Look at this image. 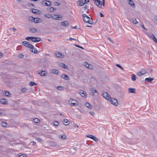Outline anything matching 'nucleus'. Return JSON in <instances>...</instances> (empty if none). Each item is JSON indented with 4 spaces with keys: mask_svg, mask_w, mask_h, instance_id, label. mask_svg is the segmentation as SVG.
<instances>
[{
    "mask_svg": "<svg viewBox=\"0 0 157 157\" xmlns=\"http://www.w3.org/2000/svg\"><path fill=\"white\" fill-rule=\"evenodd\" d=\"M83 17V20L84 22L91 24L93 22L92 19L88 17L86 14H83L82 15Z\"/></svg>",
    "mask_w": 157,
    "mask_h": 157,
    "instance_id": "obj_1",
    "label": "nucleus"
},
{
    "mask_svg": "<svg viewBox=\"0 0 157 157\" xmlns=\"http://www.w3.org/2000/svg\"><path fill=\"white\" fill-rule=\"evenodd\" d=\"M68 103L71 106H76L78 105V102L76 100L72 98L70 99L68 101Z\"/></svg>",
    "mask_w": 157,
    "mask_h": 157,
    "instance_id": "obj_2",
    "label": "nucleus"
},
{
    "mask_svg": "<svg viewBox=\"0 0 157 157\" xmlns=\"http://www.w3.org/2000/svg\"><path fill=\"white\" fill-rule=\"evenodd\" d=\"M89 2V0H79L77 2V4L78 6H82Z\"/></svg>",
    "mask_w": 157,
    "mask_h": 157,
    "instance_id": "obj_3",
    "label": "nucleus"
},
{
    "mask_svg": "<svg viewBox=\"0 0 157 157\" xmlns=\"http://www.w3.org/2000/svg\"><path fill=\"white\" fill-rule=\"evenodd\" d=\"M110 102V103L113 104V105L117 106L118 104L117 100L115 98H109V100Z\"/></svg>",
    "mask_w": 157,
    "mask_h": 157,
    "instance_id": "obj_4",
    "label": "nucleus"
},
{
    "mask_svg": "<svg viewBox=\"0 0 157 157\" xmlns=\"http://www.w3.org/2000/svg\"><path fill=\"white\" fill-rule=\"evenodd\" d=\"M23 44L26 47H28L31 49H34V46L32 45L29 44V43L27 41H24L22 42Z\"/></svg>",
    "mask_w": 157,
    "mask_h": 157,
    "instance_id": "obj_5",
    "label": "nucleus"
},
{
    "mask_svg": "<svg viewBox=\"0 0 157 157\" xmlns=\"http://www.w3.org/2000/svg\"><path fill=\"white\" fill-rule=\"evenodd\" d=\"M102 96L106 99L109 100V98H110V95L106 92L102 91L101 92Z\"/></svg>",
    "mask_w": 157,
    "mask_h": 157,
    "instance_id": "obj_6",
    "label": "nucleus"
},
{
    "mask_svg": "<svg viewBox=\"0 0 157 157\" xmlns=\"http://www.w3.org/2000/svg\"><path fill=\"white\" fill-rule=\"evenodd\" d=\"M41 40L40 38L33 36L32 41L34 42H39Z\"/></svg>",
    "mask_w": 157,
    "mask_h": 157,
    "instance_id": "obj_7",
    "label": "nucleus"
},
{
    "mask_svg": "<svg viewBox=\"0 0 157 157\" xmlns=\"http://www.w3.org/2000/svg\"><path fill=\"white\" fill-rule=\"evenodd\" d=\"M79 93L81 96L83 97L86 98L87 97V94L83 90H81L80 91Z\"/></svg>",
    "mask_w": 157,
    "mask_h": 157,
    "instance_id": "obj_8",
    "label": "nucleus"
},
{
    "mask_svg": "<svg viewBox=\"0 0 157 157\" xmlns=\"http://www.w3.org/2000/svg\"><path fill=\"white\" fill-rule=\"evenodd\" d=\"M96 5L98 7L101 8L102 6V2L100 0H97L95 2Z\"/></svg>",
    "mask_w": 157,
    "mask_h": 157,
    "instance_id": "obj_9",
    "label": "nucleus"
},
{
    "mask_svg": "<svg viewBox=\"0 0 157 157\" xmlns=\"http://www.w3.org/2000/svg\"><path fill=\"white\" fill-rule=\"evenodd\" d=\"M61 78L64 79L66 80H69V78L68 77V75L65 74H63L61 75Z\"/></svg>",
    "mask_w": 157,
    "mask_h": 157,
    "instance_id": "obj_10",
    "label": "nucleus"
},
{
    "mask_svg": "<svg viewBox=\"0 0 157 157\" xmlns=\"http://www.w3.org/2000/svg\"><path fill=\"white\" fill-rule=\"evenodd\" d=\"M128 91L129 93H135L136 92L135 89L129 88L128 89Z\"/></svg>",
    "mask_w": 157,
    "mask_h": 157,
    "instance_id": "obj_11",
    "label": "nucleus"
},
{
    "mask_svg": "<svg viewBox=\"0 0 157 157\" xmlns=\"http://www.w3.org/2000/svg\"><path fill=\"white\" fill-rule=\"evenodd\" d=\"M59 66L64 69H68V67L67 65L63 63H60L59 64Z\"/></svg>",
    "mask_w": 157,
    "mask_h": 157,
    "instance_id": "obj_12",
    "label": "nucleus"
},
{
    "mask_svg": "<svg viewBox=\"0 0 157 157\" xmlns=\"http://www.w3.org/2000/svg\"><path fill=\"white\" fill-rule=\"evenodd\" d=\"M127 1L128 2L129 4L132 7H134L135 6V5L133 1L132 0H127Z\"/></svg>",
    "mask_w": 157,
    "mask_h": 157,
    "instance_id": "obj_13",
    "label": "nucleus"
},
{
    "mask_svg": "<svg viewBox=\"0 0 157 157\" xmlns=\"http://www.w3.org/2000/svg\"><path fill=\"white\" fill-rule=\"evenodd\" d=\"M41 4L44 6H49L50 4H48V3L46 2V0L42 1L41 2Z\"/></svg>",
    "mask_w": 157,
    "mask_h": 157,
    "instance_id": "obj_14",
    "label": "nucleus"
},
{
    "mask_svg": "<svg viewBox=\"0 0 157 157\" xmlns=\"http://www.w3.org/2000/svg\"><path fill=\"white\" fill-rule=\"evenodd\" d=\"M61 24L63 26L67 27L69 25V23L67 21H65L61 22Z\"/></svg>",
    "mask_w": 157,
    "mask_h": 157,
    "instance_id": "obj_15",
    "label": "nucleus"
},
{
    "mask_svg": "<svg viewBox=\"0 0 157 157\" xmlns=\"http://www.w3.org/2000/svg\"><path fill=\"white\" fill-rule=\"evenodd\" d=\"M42 20L41 19L38 18H35L34 19V22L36 23H38L41 22Z\"/></svg>",
    "mask_w": 157,
    "mask_h": 157,
    "instance_id": "obj_16",
    "label": "nucleus"
},
{
    "mask_svg": "<svg viewBox=\"0 0 157 157\" xmlns=\"http://www.w3.org/2000/svg\"><path fill=\"white\" fill-rule=\"evenodd\" d=\"M29 31L31 33H34L37 31V29L35 28H31L29 29Z\"/></svg>",
    "mask_w": 157,
    "mask_h": 157,
    "instance_id": "obj_17",
    "label": "nucleus"
},
{
    "mask_svg": "<svg viewBox=\"0 0 157 157\" xmlns=\"http://www.w3.org/2000/svg\"><path fill=\"white\" fill-rule=\"evenodd\" d=\"M149 37L151 38H152L154 41L157 43V39L155 37L154 35L152 34L151 35H149Z\"/></svg>",
    "mask_w": 157,
    "mask_h": 157,
    "instance_id": "obj_18",
    "label": "nucleus"
},
{
    "mask_svg": "<svg viewBox=\"0 0 157 157\" xmlns=\"http://www.w3.org/2000/svg\"><path fill=\"white\" fill-rule=\"evenodd\" d=\"M154 79V78L151 77L146 78L145 79V81H147L149 83H151L152 81Z\"/></svg>",
    "mask_w": 157,
    "mask_h": 157,
    "instance_id": "obj_19",
    "label": "nucleus"
},
{
    "mask_svg": "<svg viewBox=\"0 0 157 157\" xmlns=\"http://www.w3.org/2000/svg\"><path fill=\"white\" fill-rule=\"evenodd\" d=\"M0 102L3 104H7L8 103V102L6 99H1Z\"/></svg>",
    "mask_w": 157,
    "mask_h": 157,
    "instance_id": "obj_20",
    "label": "nucleus"
},
{
    "mask_svg": "<svg viewBox=\"0 0 157 157\" xmlns=\"http://www.w3.org/2000/svg\"><path fill=\"white\" fill-rule=\"evenodd\" d=\"M56 56L58 57H62V56H63V55H62L61 53L59 52H57L55 53Z\"/></svg>",
    "mask_w": 157,
    "mask_h": 157,
    "instance_id": "obj_21",
    "label": "nucleus"
},
{
    "mask_svg": "<svg viewBox=\"0 0 157 157\" xmlns=\"http://www.w3.org/2000/svg\"><path fill=\"white\" fill-rule=\"evenodd\" d=\"M48 10L50 12H53L55 10H56V9L53 7H48Z\"/></svg>",
    "mask_w": 157,
    "mask_h": 157,
    "instance_id": "obj_22",
    "label": "nucleus"
},
{
    "mask_svg": "<svg viewBox=\"0 0 157 157\" xmlns=\"http://www.w3.org/2000/svg\"><path fill=\"white\" fill-rule=\"evenodd\" d=\"M59 137L63 140H64L67 139V136L65 135H60L59 136Z\"/></svg>",
    "mask_w": 157,
    "mask_h": 157,
    "instance_id": "obj_23",
    "label": "nucleus"
},
{
    "mask_svg": "<svg viewBox=\"0 0 157 157\" xmlns=\"http://www.w3.org/2000/svg\"><path fill=\"white\" fill-rule=\"evenodd\" d=\"M52 73L56 75H58L59 71L58 70L53 69L52 70Z\"/></svg>",
    "mask_w": 157,
    "mask_h": 157,
    "instance_id": "obj_24",
    "label": "nucleus"
},
{
    "mask_svg": "<svg viewBox=\"0 0 157 157\" xmlns=\"http://www.w3.org/2000/svg\"><path fill=\"white\" fill-rule=\"evenodd\" d=\"M62 17L59 15H56V17H53L52 18L53 19L55 20H58L59 18H61Z\"/></svg>",
    "mask_w": 157,
    "mask_h": 157,
    "instance_id": "obj_25",
    "label": "nucleus"
},
{
    "mask_svg": "<svg viewBox=\"0 0 157 157\" xmlns=\"http://www.w3.org/2000/svg\"><path fill=\"white\" fill-rule=\"evenodd\" d=\"M85 105L86 107H87L90 109H91L92 108L91 105L89 102H87L86 104H85Z\"/></svg>",
    "mask_w": 157,
    "mask_h": 157,
    "instance_id": "obj_26",
    "label": "nucleus"
},
{
    "mask_svg": "<svg viewBox=\"0 0 157 157\" xmlns=\"http://www.w3.org/2000/svg\"><path fill=\"white\" fill-rule=\"evenodd\" d=\"M131 79L133 81H134L136 80V76L134 74H132L131 75Z\"/></svg>",
    "mask_w": 157,
    "mask_h": 157,
    "instance_id": "obj_27",
    "label": "nucleus"
},
{
    "mask_svg": "<svg viewBox=\"0 0 157 157\" xmlns=\"http://www.w3.org/2000/svg\"><path fill=\"white\" fill-rule=\"evenodd\" d=\"M63 121V122H64L65 123H66V124H64L65 125H69V121L67 119H64Z\"/></svg>",
    "mask_w": 157,
    "mask_h": 157,
    "instance_id": "obj_28",
    "label": "nucleus"
},
{
    "mask_svg": "<svg viewBox=\"0 0 157 157\" xmlns=\"http://www.w3.org/2000/svg\"><path fill=\"white\" fill-rule=\"evenodd\" d=\"M132 21L133 23L135 24H137L138 23V22L136 21V19L135 18H132Z\"/></svg>",
    "mask_w": 157,
    "mask_h": 157,
    "instance_id": "obj_29",
    "label": "nucleus"
},
{
    "mask_svg": "<svg viewBox=\"0 0 157 157\" xmlns=\"http://www.w3.org/2000/svg\"><path fill=\"white\" fill-rule=\"evenodd\" d=\"M10 92L9 91H5V95L7 97L10 96Z\"/></svg>",
    "mask_w": 157,
    "mask_h": 157,
    "instance_id": "obj_30",
    "label": "nucleus"
},
{
    "mask_svg": "<svg viewBox=\"0 0 157 157\" xmlns=\"http://www.w3.org/2000/svg\"><path fill=\"white\" fill-rule=\"evenodd\" d=\"M90 91L92 92L93 93H97V91L94 88H92L90 89Z\"/></svg>",
    "mask_w": 157,
    "mask_h": 157,
    "instance_id": "obj_31",
    "label": "nucleus"
},
{
    "mask_svg": "<svg viewBox=\"0 0 157 157\" xmlns=\"http://www.w3.org/2000/svg\"><path fill=\"white\" fill-rule=\"evenodd\" d=\"M30 51L34 53H37V50L34 48V49H30Z\"/></svg>",
    "mask_w": 157,
    "mask_h": 157,
    "instance_id": "obj_32",
    "label": "nucleus"
},
{
    "mask_svg": "<svg viewBox=\"0 0 157 157\" xmlns=\"http://www.w3.org/2000/svg\"><path fill=\"white\" fill-rule=\"evenodd\" d=\"M44 17L46 18H50L51 17L52 18L53 17L50 14H46L44 15Z\"/></svg>",
    "mask_w": 157,
    "mask_h": 157,
    "instance_id": "obj_33",
    "label": "nucleus"
},
{
    "mask_svg": "<svg viewBox=\"0 0 157 157\" xmlns=\"http://www.w3.org/2000/svg\"><path fill=\"white\" fill-rule=\"evenodd\" d=\"M33 121V122L35 123H38L40 121V120L38 118L34 119Z\"/></svg>",
    "mask_w": 157,
    "mask_h": 157,
    "instance_id": "obj_34",
    "label": "nucleus"
},
{
    "mask_svg": "<svg viewBox=\"0 0 157 157\" xmlns=\"http://www.w3.org/2000/svg\"><path fill=\"white\" fill-rule=\"evenodd\" d=\"M34 18H33V17H29V21H31L32 22H34Z\"/></svg>",
    "mask_w": 157,
    "mask_h": 157,
    "instance_id": "obj_35",
    "label": "nucleus"
},
{
    "mask_svg": "<svg viewBox=\"0 0 157 157\" xmlns=\"http://www.w3.org/2000/svg\"><path fill=\"white\" fill-rule=\"evenodd\" d=\"M140 71L141 72L142 74H143V75L145 74L147 72L144 69H142L141 70H140Z\"/></svg>",
    "mask_w": 157,
    "mask_h": 157,
    "instance_id": "obj_36",
    "label": "nucleus"
},
{
    "mask_svg": "<svg viewBox=\"0 0 157 157\" xmlns=\"http://www.w3.org/2000/svg\"><path fill=\"white\" fill-rule=\"evenodd\" d=\"M57 88L58 90H62L63 89V87L62 86H59L57 87Z\"/></svg>",
    "mask_w": 157,
    "mask_h": 157,
    "instance_id": "obj_37",
    "label": "nucleus"
},
{
    "mask_svg": "<svg viewBox=\"0 0 157 157\" xmlns=\"http://www.w3.org/2000/svg\"><path fill=\"white\" fill-rule=\"evenodd\" d=\"M1 124L2 127H5L7 125V124L6 122H2Z\"/></svg>",
    "mask_w": 157,
    "mask_h": 157,
    "instance_id": "obj_38",
    "label": "nucleus"
},
{
    "mask_svg": "<svg viewBox=\"0 0 157 157\" xmlns=\"http://www.w3.org/2000/svg\"><path fill=\"white\" fill-rule=\"evenodd\" d=\"M33 36H27L25 38V39L28 40H32Z\"/></svg>",
    "mask_w": 157,
    "mask_h": 157,
    "instance_id": "obj_39",
    "label": "nucleus"
},
{
    "mask_svg": "<svg viewBox=\"0 0 157 157\" xmlns=\"http://www.w3.org/2000/svg\"><path fill=\"white\" fill-rule=\"evenodd\" d=\"M59 124V123L57 121H55L54 122V125L55 126H58Z\"/></svg>",
    "mask_w": 157,
    "mask_h": 157,
    "instance_id": "obj_40",
    "label": "nucleus"
},
{
    "mask_svg": "<svg viewBox=\"0 0 157 157\" xmlns=\"http://www.w3.org/2000/svg\"><path fill=\"white\" fill-rule=\"evenodd\" d=\"M29 84L30 86H33L36 84L34 82L32 81Z\"/></svg>",
    "mask_w": 157,
    "mask_h": 157,
    "instance_id": "obj_41",
    "label": "nucleus"
},
{
    "mask_svg": "<svg viewBox=\"0 0 157 157\" xmlns=\"http://www.w3.org/2000/svg\"><path fill=\"white\" fill-rule=\"evenodd\" d=\"M18 57L20 58H22L23 57L24 55L22 53H20L18 55Z\"/></svg>",
    "mask_w": 157,
    "mask_h": 157,
    "instance_id": "obj_42",
    "label": "nucleus"
},
{
    "mask_svg": "<svg viewBox=\"0 0 157 157\" xmlns=\"http://www.w3.org/2000/svg\"><path fill=\"white\" fill-rule=\"evenodd\" d=\"M116 66L117 67H119V68H121V69H122V70H124V68H123L122 67H121V66L120 64H116Z\"/></svg>",
    "mask_w": 157,
    "mask_h": 157,
    "instance_id": "obj_43",
    "label": "nucleus"
},
{
    "mask_svg": "<svg viewBox=\"0 0 157 157\" xmlns=\"http://www.w3.org/2000/svg\"><path fill=\"white\" fill-rule=\"evenodd\" d=\"M18 157H26V156L25 154H21V155H19Z\"/></svg>",
    "mask_w": 157,
    "mask_h": 157,
    "instance_id": "obj_44",
    "label": "nucleus"
},
{
    "mask_svg": "<svg viewBox=\"0 0 157 157\" xmlns=\"http://www.w3.org/2000/svg\"><path fill=\"white\" fill-rule=\"evenodd\" d=\"M90 64L87 63L86 62H85L84 63V66L88 68Z\"/></svg>",
    "mask_w": 157,
    "mask_h": 157,
    "instance_id": "obj_45",
    "label": "nucleus"
},
{
    "mask_svg": "<svg viewBox=\"0 0 157 157\" xmlns=\"http://www.w3.org/2000/svg\"><path fill=\"white\" fill-rule=\"evenodd\" d=\"M54 5L58 6H59L60 4V3L58 2H54Z\"/></svg>",
    "mask_w": 157,
    "mask_h": 157,
    "instance_id": "obj_46",
    "label": "nucleus"
},
{
    "mask_svg": "<svg viewBox=\"0 0 157 157\" xmlns=\"http://www.w3.org/2000/svg\"><path fill=\"white\" fill-rule=\"evenodd\" d=\"M137 75L139 76H141L143 75L140 71L139 72H137Z\"/></svg>",
    "mask_w": 157,
    "mask_h": 157,
    "instance_id": "obj_47",
    "label": "nucleus"
},
{
    "mask_svg": "<svg viewBox=\"0 0 157 157\" xmlns=\"http://www.w3.org/2000/svg\"><path fill=\"white\" fill-rule=\"evenodd\" d=\"M84 8L85 10H87V11H88L89 10V9H88L89 7L88 6H87V5H85L84 6Z\"/></svg>",
    "mask_w": 157,
    "mask_h": 157,
    "instance_id": "obj_48",
    "label": "nucleus"
},
{
    "mask_svg": "<svg viewBox=\"0 0 157 157\" xmlns=\"http://www.w3.org/2000/svg\"><path fill=\"white\" fill-rule=\"evenodd\" d=\"M92 139L94 141L96 142H97L98 140V139L97 138L95 137L94 136L93 138H92Z\"/></svg>",
    "mask_w": 157,
    "mask_h": 157,
    "instance_id": "obj_49",
    "label": "nucleus"
},
{
    "mask_svg": "<svg viewBox=\"0 0 157 157\" xmlns=\"http://www.w3.org/2000/svg\"><path fill=\"white\" fill-rule=\"evenodd\" d=\"M90 115H91L92 116H94V115L95 113H94V112L90 111Z\"/></svg>",
    "mask_w": 157,
    "mask_h": 157,
    "instance_id": "obj_50",
    "label": "nucleus"
},
{
    "mask_svg": "<svg viewBox=\"0 0 157 157\" xmlns=\"http://www.w3.org/2000/svg\"><path fill=\"white\" fill-rule=\"evenodd\" d=\"M45 71H42L41 72V76H44L45 75V74H44V72H45Z\"/></svg>",
    "mask_w": 157,
    "mask_h": 157,
    "instance_id": "obj_51",
    "label": "nucleus"
},
{
    "mask_svg": "<svg viewBox=\"0 0 157 157\" xmlns=\"http://www.w3.org/2000/svg\"><path fill=\"white\" fill-rule=\"evenodd\" d=\"M26 90L27 89L25 88H23L21 89V90L23 92H25Z\"/></svg>",
    "mask_w": 157,
    "mask_h": 157,
    "instance_id": "obj_52",
    "label": "nucleus"
},
{
    "mask_svg": "<svg viewBox=\"0 0 157 157\" xmlns=\"http://www.w3.org/2000/svg\"><path fill=\"white\" fill-rule=\"evenodd\" d=\"M93 66L91 64H90L88 69L91 70L93 69Z\"/></svg>",
    "mask_w": 157,
    "mask_h": 157,
    "instance_id": "obj_53",
    "label": "nucleus"
},
{
    "mask_svg": "<svg viewBox=\"0 0 157 157\" xmlns=\"http://www.w3.org/2000/svg\"><path fill=\"white\" fill-rule=\"evenodd\" d=\"M32 12L33 13H37V11H36V10L33 9L32 10Z\"/></svg>",
    "mask_w": 157,
    "mask_h": 157,
    "instance_id": "obj_54",
    "label": "nucleus"
},
{
    "mask_svg": "<svg viewBox=\"0 0 157 157\" xmlns=\"http://www.w3.org/2000/svg\"><path fill=\"white\" fill-rule=\"evenodd\" d=\"M75 45L78 47V48H80L81 49H84V48H82V47H81V46H79V45H77V44H75Z\"/></svg>",
    "mask_w": 157,
    "mask_h": 157,
    "instance_id": "obj_55",
    "label": "nucleus"
},
{
    "mask_svg": "<svg viewBox=\"0 0 157 157\" xmlns=\"http://www.w3.org/2000/svg\"><path fill=\"white\" fill-rule=\"evenodd\" d=\"M70 151H73V153H75V152H74V151H75V149H74V148H71L70 149Z\"/></svg>",
    "mask_w": 157,
    "mask_h": 157,
    "instance_id": "obj_56",
    "label": "nucleus"
},
{
    "mask_svg": "<svg viewBox=\"0 0 157 157\" xmlns=\"http://www.w3.org/2000/svg\"><path fill=\"white\" fill-rule=\"evenodd\" d=\"M100 14L101 17H103L104 16L103 14L101 13H100Z\"/></svg>",
    "mask_w": 157,
    "mask_h": 157,
    "instance_id": "obj_57",
    "label": "nucleus"
},
{
    "mask_svg": "<svg viewBox=\"0 0 157 157\" xmlns=\"http://www.w3.org/2000/svg\"><path fill=\"white\" fill-rule=\"evenodd\" d=\"M46 2H48L49 3V4H50V6H51V4H52V2L49 1H47L46 0Z\"/></svg>",
    "mask_w": 157,
    "mask_h": 157,
    "instance_id": "obj_58",
    "label": "nucleus"
},
{
    "mask_svg": "<svg viewBox=\"0 0 157 157\" xmlns=\"http://www.w3.org/2000/svg\"><path fill=\"white\" fill-rule=\"evenodd\" d=\"M94 136H93V135H90L89 138L92 139V138H93Z\"/></svg>",
    "mask_w": 157,
    "mask_h": 157,
    "instance_id": "obj_59",
    "label": "nucleus"
},
{
    "mask_svg": "<svg viewBox=\"0 0 157 157\" xmlns=\"http://www.w3.org/2000/svg\"><path fill=\"white\" fill-rule=\"evenodd\" d=\"M147 53L149 55V56L150 55L151 53L149 51H148L147 52Z\"/></svg>",
    "mask_w": 157,
    "mask_h": 157,
    "instance_id": "obj_60",
    "label": "nucleus"
},
{
    "mask_svg": "<svg viewBox=\"0 0 157 157\" xmlns=\"http://www.w3.org/2000/svg\"><path fill=\"white\" fill-rule=\"evenodd\" d=\"M2 56H3V54L2 53L0 52V57H2Z\"/></svg>",
    "mask_w": 157,
    "mask_h": 157,
    "instance_id": "obj_61",
    "label": "nucleus"
},
{
    "mask_svg": "<svg viewBox=\"0 0 157 157\" xmlns=\"http://www.w3.org/2000/svg\"><path fill=\"white\" fill-rule=\"evenodd\" d=\"M33 143V145H36V143L34 142V141H33L32 142Z\"/></svg>",
    "mask_w": 157,
    "mask_h": 157,
    "instance_id": "obj_62",
    "label": "nucleus"
},
{
    "mask_svg": "<svg viewBox=\"0 0 157 157\" xmlns=\"http://www.w3.org/2000/svg\"><path fill=\"white\" fill-rule=\"evenodd\" d=\"M13 30L14 31V32H15L16 31V29L15 28H13Z\"/></svg>",
    "mask_w": 157,
    "mask_h": 157,
    "instance_id": "obj_63",
    "label": "nucleus"
},
{
    "mask_svg": "<svg viewBox=\"0 0 157 157\" xmlns=\"http://www.w3.org/2000/svg\"><path fill=\"white\" fill-rule=\"evenodd\" d=\"M155 19L156 21H157V16L155 17Z\"/></svg>",
    "mask_w": 157,
    "mask_h": 157,
    "instance_id": "obj_64",
    "label": "nucleus"
}]
</instances>
